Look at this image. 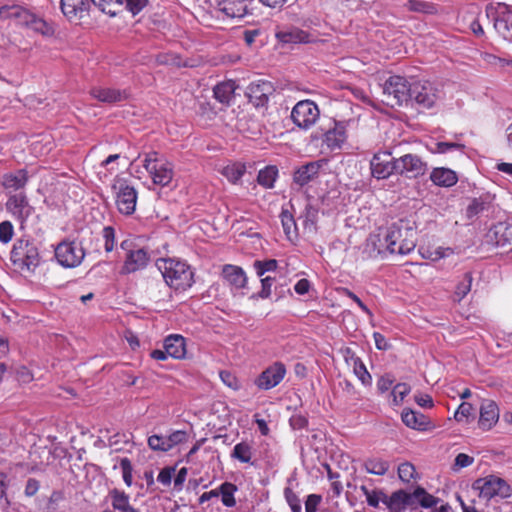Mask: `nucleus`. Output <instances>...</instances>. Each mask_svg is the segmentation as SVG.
<instances>
[{"label": "nucleus", "mask_w": 512, "mask_h": 512, "mask_svg": "<svg viewBox=\"0 0 512 512\" xmlns=\"http://www.w3.org/2000/svg\"><path fill=\"white\" fill-rule=\"evenodd\" d=\"M368 242L378 254L407 255L416 247L417 232L408 220L401 219L370 235Z\"/></svg>", "instance_id": "1"}, {"label": "nucleus", "mask_w": 512, "mask_h": 512, "mask_svg": "<svg viewBox=\"0 0 512 512\" xmlns=\"http://www.w3.org/2000/svg\"><path fill=\"white\" fill-rule=\"evenodd\" d=\"M165 283L175 291H185L194 283V273L184 261L177 259H159L156 263Z\"/></svg>", "instance_id": "2"}, {"label": "nucleus", "mask_w": 512, "mask_h": 512, "mask_svg": "<svg viewBox=\"0 0 512 512\" xmlns=\"http://www.w3.org/2000/svg\"><path fill=\"white\" fill-rule=\"evenodd\" d=\"M10 259L21 270L32 271L40 263V254L34 240L18 239L12 248Z\"/></svg>", "instance_id": "3"}, {"label": "nucleus", "mask_w": 512, "mask_h": 512, "mask_svg": "<svg viewBox=\"0 0 512 512\" xmlns=\"http://www.w3.org/2000/svg\"><path fill=\"white\" fill-rule=\"evenodd\" d=\"M472 489L478 491L479 497L487 501L496 497L505 499L512 495L511 486L506 480L496 475H488L476 479L472 483Z\"/></svg>", "instance_id": "4"}, {"label": "nucleus", "mask_w": 512, "mask_h": 512, "mask_svg": "<svg viewBox=\"0 0 512 512\" xmlns=\"http://www.w3.org/2000/svg\"><path fill=\"white\" fill-rule=\"evenodd\" d=\"M143 167L156 185L166 186L173 178V166L155 151L145 154Z\"/></svg>", "instance_id": "5"}, {"label": "nucleus", "mask_w": 512, "mask_h": 512, "mask_svg": "<svg viewBox=\"0 0 512 512\" xmlns=\"http://www.w3.org/2000/svg\"><path fill=\"white\" fill-rule=\"evenodd\" d=\"M382 92L384 96L383 102L391 107L399 106L410 100L411 84L404 77L394 75L385 81Z\"/></svg>", "instance_id": "6"}, {"label": "nucleus", "mask_w": 512, "mask_h": 512, "mask_svg": "<svg viewBox=\"0 0 512 512\" xmlns=\"http://www.w3.org/2000/svg\"><path fill=\"white\" fill-rule=\"evenodd\" d=\"M112 190L116 197L118 211L123 215H132L138 198L135 187L130 185L127 179L117 176L113 180Z\"/></svg>", "instance_id": "7"}, {"label": "nucleus", "mask_w": 512, "mask_h": 512, "mask_svg": "<svg viewBox=\"0 0 512 512\" xmlns=\"http://www.w3.org/2000/svg\"><path fill=\"white\" fill-rule=\"evenodd\" d=\"M93 5L102 12L115 15L114 11L106 9V3L102 0H60L61 11L69 21L83 18Z\"/></svg>", "instance_id": "8"}, {"label": "nucleus", "mask_w": 512, "mask_h": 512, "mask_svg": "<svg viewBox=\"0 0 512 512\" xmlns=\"http://www.w3.org/2000/svg\"><path fill=\"white\" fill-rule=\"evenodd\" d=\"M441 98V91L429 81H415L411 83L410 100L422 109H431Z\"/></svg>", "instance_id": "9"}, {"label": "nucleus", "mask_w": 512, "mask_h": 512, "mask_svg": "<svg viewBox=\"0 0 512 512\" xmlns=\"http://www.w3.org/2000/svg\"><path fill=\"white\" fill-rule=\"evenodd\" d=\"M291 120L300 129H310L320 117V110L312 100H301L291 111Z\"/></svg>", "instance_id": "10"}, {"label": "nucleus", "mask_w": 512, "mask_h": 512, "mask_svg": "<svg viewBox=\"0 0 512 512\" xmlns=\"http://www.w3.org/2000/svg\"><path fill=\"white\" fill-rule=\"evenodd\" d=\"M83 241L77 244L74 241H62L55 248V258L58 263L65 268H75L79 266L84 257L85 250Z\"/></svg>", "instance_id": "11"}, {"label": "nucleus", "mask_w": 512, "mask_h": 512, "mask_svg": "<svg viewBox=\"0 0 512 512\" xmlns=\"http://www.w3.org/2000/svg\"><path fill=\"white\" fill-rule=\"evenodd\" d=\"M5 208L6 211L20 223L21 228H24L28 218L35 212V208L30 204L24 191L10 193L7 197Z\"/></svg>", "instance_id": "12"}, {"label": "nucleus", "mask_w": 512, "mask_h": 512, "mask_svg": "<svg viewBox=\"0 0 512 512\" xmlns=\"http://www.w3.org/2000/svg\"><path fill=\"white\" fill-rule=\"evenodd\" d=\"M428 165L416 154H405L396 158V174L407 178H418L426 174Z\"/></svg>", "instance_id": "13"}, {"label": "nucleus", "mask_w": 512, "mask_h": 512, "mask_svg": "<svg viewBox=\"0 0 512 512\" xmlns=\"http://www.w3.org/2000/svg\"><path fill=\"white\" fill-rule=\"evenodd\" d=\"M286 372V367L282 362H274L260 373L254 383L260 390H270L280 384Z\"/></svg>", "instance_id": "14"}, {"label": "nucleus", "mask_w": 512, "mask_h": 512, "mask_svg": "<svg viewBox=\"0 0 512 512\" xmlns=\"http://www.w3.org/2000/svg\"><path fill=\"white\" fill-rule=\"evenodd\" d=\"M371 175L380 180L396 174V158L391 153L384 151L375 153L370 161Z\"/></svg>", "instance_id": "15"}, {"label": "nucleus", "mask_w": 512, "mask_h": 512, "mask_svg": "<svg viewBox=\"0 0 512 512\" xmlns=\"http://www.w3.org/2000/svg\"><path fill=\"white\" fill-rule=\"evenodd\" d=\"M487 17L492 16L495 30L504 39L512 42V9L506 5H500V10L494 11L492 7H487Z\"/></svg>", "instance_id": "16"}, {"label": "nucleus", "mask_w": 512, "mask_h": 512, "mask_svg": "<svg viewBox=\"0 0 512 512\" xmlns=\"http://www.w3.org/2000/svg\"><path fill=\"white\" fill-rule=\"evenodd\" d=\"M274 88L271 82L259 80L252 82L246 89V96L251 104L256 108H264L269 102V97L273 94Z\"/></svg>", "instance_id": "17"}, {"label": "nucleus", "mask_w": 512, "mask_h": 512, "mask_svg": "<svg viewBox=\"0 0 512 512\" xmlns=\"http://www.w3.org/2000/svg\"><path fill=\"white\" fill-rule=\"evenodd\" d=\"M325 164V160H317L299 166L293 173V182L300 187H304L319 177L320 171Z\"/></svg>", "instance_id": "18"}, {"label": "nucleus", "mask_w": 512, "mask_h": 512, "mask_svg": "<svg viewBox=\"0 0 512 512\" xmlns=\"http://www.w3.org/2000/svg\"><path fill=\"white\" fill-rule=\"evenodd\" d=\"M93 98L106 104H116L129 98V92L126 89H117L112 87L97 86L90 91Z\"/></svg>", "instance_id": "19"}, {"label": "nucleus", "mask_w": 512, "mask_h": 512, "mask_svg": "<svg viewBox=\"0 0 512 512\" xmlns=\"http://www.w3.org/2000/svg\"><path fill=\"white\" fill-rule=\"evenodd\" d=\"M254 0H218L220 12L230 18H243L249 13Z\"/></svg>", "instance_id": "20"}, {"label": "nucleus", "mask_w": 512, "mask_h": 512, "mask_svg": "<svg viewBox=\"0 0 512 512\" xmlns=\"http://www.w3.org/2000/svg\"><path fill=\"white\" fill-rule=\"evenodd\" d=\"M35 14L19 5H4L0 7V20L14 19L18 25L30 27Z\"/></svg>", "instance_id": "21"}, {"label": "nucleus", "mask_w": 512, "mask_h": 512, "mask_svg": "<svg viewBox=\"0 0 512 512\" xmlns=\"http://www.w3.org/2000/svg\"><path fill=\"white\" fill-rule=\"evenodd\" d=\"M333 126L329 127L323 134V143L330 149H340L347 140L346 125L344 122L332 121Z\"/></svg>", "instance_id": "22"}, {"label": "nucleus", "mask_w": 512, "mask_h": 512, "mask_svg": "<svg viewBox=\"0 0 512 512\" xmlns=\"http://www.w3.org/2000/svg\"><path fill=\"white\" fill-rule=\"evenodd\" d=\"M29 180L28 172L25 169H19L15 172L5 173L1 178V184L7 192V196L10 193H18L23 191Z\"/></svg>", "instance_id": "23"}, {"label": "nucleus", "mask_w": 512, "mask_h": 512, "mask_svg": "<svg viewBox=\"0 0 512 512\" xmlns=\"http://www.w3.org/2000/svg\"><path fill=\"white\" fill-rule=\"evenodd\" d=\"M149 259L148 252L143 248L130 250L126 255L121 273L131 274L144 269L148 265Z\"/></svg>", "instance_id": "24"}, {"label": "nucleus", "mask_w": 512, "mask_h": 512, "mask_svg": "<svg viewBox=\"0 0 512 512\" xmlns=\"http://www.w3.org/2000/svg\"><path fill=\"white\" fill-rule=\"evenodd\" d=\"M401 419L407 427L418 431H429L435 427L429 417L412 409H404Z\"/></svg>", "instance_id": "25"}, {"label": "nucleus", "mask_w": 512, "mask_h": 512, "mask_svg": "<svg viewBox=\"0 0 512 512\" xmlns=\"http://www.w3.org/2000/svg\"><path fill=\"white\" fill-rule=\"evenodd\" d=\"M499 419V408L492 400H484L480 406L479 427L482 430H490Z\"/></svg>", "instance_id": "26"}, {"label": "nucleus", "mask_w": 512, "mask_h": 512, "mask_svg": "<svg viewBox=\"0 0 512 512\" xmlns=\"http://www.w3.org/2000/svg\"><path fill=\"white\" fill-rule=\"evenodd\" d=\"M383 503L390 510V512H401L406 506L414 503L413 493H408L405 490L394 491L390 496L385 494Z\"/></svg>", "instance_id": "27"}, {"label": "nucleus", "mask_w": 512, "mask_h": 512, "mask_svg": "<svg viewBox=\"0 0 512 512\" xmlns=\"http://www.w3.org/2000/svg\"><path fill=\"white\" fill-rule=\"evenodd\" d=\"M224 279L234 288L241 289L247 284V276L244 270L235 265L227 264L222 269Z\"/></svg>", "instance_id": "28"}, {"label": "nucleus", "mask_w": 512, "mask_h": 512, "mask_svg": "<svg viewBox=\"0 0 512 512\" xmlns=\"http://www.w3.org/2000/svg\"><path fill=\"white\" fill-rule=\"evenodd\" d=\"M430 180L440 187H452L457 181L458 177L455 171L445 167H437L431 171Z\"/></svg>", "instance_id": "29"}, {"label": "nucleus", "mask_w": 512, "mask_h": 512, "mask_svg": "<svg viewBox=\"0 0 512 512\" xmlns=\"http://www.w3.org/2000/svg\"><path fill=\"white\" fill-rule=\"evenodd\" d=\"M164 349L169 357L182 359L186 354L185 338L181 335L172 334L165 338Z\"/></svg>", "instance_id": "30"}, {"label": "nucleus", "mask_w": 512, "mask_h": 512, "mask_svg": "<svg viewBox=\"0 0 512 512\" xmlns=\"http://www.w3.org/2000/svg\"><path fill=\"white\" fill-rule=\"evenodd\" d=\"M276 38L282 43H308L311 41L310 34L304 30L292 27L276 32Z\"/></svg>", "instance_id": "31"}, {"label": "nucleus", "mask_w": 512, "mask_h": 512, "mask_svg": "<svg viewBox=\"0 0 512 512\" xmlns=\"http://www.w3.org/2000/svg\"><path fill=\"white\" fill-rule=\"evenodd\" d=\"M236 88L237 85L234 80H227L218 83L213 89L214 97L220 103L229 105L234 98Z\"/></svg>", "instance_id": "32"}, {"label": "nucleus", "mask_w": 512, "mask_h": 512, "mask_svg": "<svg viewBox=\"0 0 512 512\" xmlns=\"http://www.w3.org/2000/svg\"><path fill=\"white\" fill-rule=\"evenodd\" d=\"M492 200V197L488 194L474 198L467 207V217L473 218L488 212L491 209Z\"/></svg>", "instance_id": "33"}, {"label": "nucleus", "mask_w": 512, "mask_h": 512, "mask_svg": "<svg viewBox=\"0 0 512 512\" xmlns=\"http://www.w3.org/2000/svg\"><path fill=\"white\" fill-rule=\"evenodd\" d=\"M493 236L495 244L499 247H505L512 244V225L506 222H499L494 225Z\"/></svg>", "instance_id": "34"}, {"label": "nucleus", "mask_w": 512, "mask_h": 512, "mask_svg": "<svg viewBox=\"0 0 512 512\" xmlns=\"http://www.w3.org/2000/svg\"><path fill=\"white\" fill-rule=\"evenodd\" d=\"M108 497L114 510L125 512L130 504V496L123 490L113 488L109 490Z\"/></svg>", "instance_id": "35"}, {"label": "nucleus", "mask_w": 512, "mask_h": 512, "mask_svg": "<svg viewBox=\"0 0 512 512\" xmlns=\"http://www.w3.org/2000/svg\"><path fill=\"white\" fill-rule=\"evenodd\" d=\"M106 3V9H110L112 5H122L132 15L140 13L149 3V0H102Z\"/></svg>", "instance_id": "36"}, {"label": "nucleus", "mask_w": 512, "mask_h": 512, "mask_svg": "<svg viewBox=\"0 0 512 512\" xmlns=\"http://www.w3.org/2000/svg\"><path fill=\"white\" fill-rule=\"evenodd\" d=\"M238 488L235 484L231 482H223L218 488V496H221L222 504L225 507H234L236 504V500L234 497L235 492H237Z\"/></svg>", "instance_id": "37"}, {"label": "nucleus", "mask_w": 512, "mask_h": 512, "mask_svg": "<svg viewBox=\"0 0 512 512\" xmlns=\"http://www.w3.org/2000/svg\"><path fill=\"white\" fill-rule=\"evenodd\" d=\"M389 462L381 458H369L363 463V468L369 474L385 475L389 470Z\"/></svg>", "instance_id": "38"}, {"label": "nucleus", "mask_w": 512, "mask_h": 512, "mask_svg": "<svg viewBox=\"0 0 512 512\" xmlns=\"http://www.w3.org/2000/svg\"><path fill=\"white\" fill-rule=\"evenodd\" d=\"M278 177V169L276 166L269 165L261 169L257 176V182L259 185L266 189L274 187V183Z\"/></svg>", "instance_id": "39"}, {"label": "nucleus", "mask_w": 512, "mask_h": 512, "mask_svg": "<svg viewBox=\"0 0 512 512\" xmlns=\"http://www.w3.org/2000/svg\"><path fill=\"white\" fill-rule=\"evenodd\" d=\"M246 172V166L243 163L235 162L223 168L222 174L227 180L236 184Z\"/></svg>", "instance_id": "40"}, {"label": "nucleus", "mask_w": 512, "mask_h": 512, "mask_svg": "<svg viewBox=\"0 0 512 512\" xmlns=\"http://www.w3.org/2000/svg\"><path fill=\"white\" fill-rule=\"evenodd\" d=\"M280 219L283 226L284 233L288 238H291L292 235H297V225L294 219L293 214L285 208H282L280 213Z\"/></svg>", "instance_id": "41"}, {"label": "nucleus", "mask_w": 512, "mask_h": 512, "mask_svg": "<svg viewBox=\"0 0 512 512\" xmlns=\"http://www.w3.org/2000/svg\"><path fill=\"white\" fill-rule=\"evenodd\" d=\"M231 457L242 463H249L252 458V446L244 441L236 444L231 452Z\"/></svg>", "instance_id": "42"}, {"label": "nucleus", "mask_w": 512, "mask_h": 512, "mask_svg": "<svg viewBox=\"0 0 512 512\" xmlns=\"http://www.w3.org/2000/svg\"><path fill=\"white\" fill-rule=\"evenodd\" d=\"M417 499L424 508H431L437 505L439 498L429 494L423 487L418 486L413 491V499Z\"/></svg>", "instance_id": "43"}, {"label": "nucleus", "mask_w": 512, "mask_h": 512, "mask_svg": "<svg viewBox=\"0 0 512 512\" xmlns=\"http://www.w3.org/2000/svg\"><path fill=\"white\" fill-rule=\"evenodd\" d=\"M404 7L410 11L424 14H434L437 12V9L433 3L422 0H408Z\"/></svg>", "instance_id": "44"}, {"label": "nucleus", "mask_w": 512, "mask_h": 512, "mask_svg": "<svg viewBox=\"0 0 512 512\" xmlns=\"http://www.w3.org/2000/svg\"><path fill=\"white\" fill-rule=\"evenodd\" d=\"M361 492L365 495L367 504L370 507L377 508L379 506V502H383V498L385 493L381 489H375L370 491L365 485L360 486Z\"/></svg>", "instance_id": "45"}, {"label": "nucleus", "mask_w": 512, "mask_h": 512, "mask_svg": "<svg viewBox=\"0 0 512 512\" xmlns=\"http://www.w3.org/2000/svg\"><path fill=\"white\" fill-rule=\"evenodd\" d=\"M29 28L44 36H51L54 33L53 27L50 24H48L44 19L38 17L36 14L34 16V19L31 21Z\"/></svg>", "instance_id": "46"}, {"label": "nucleus", "mask_w": 512, "mask_h": 512, "mask_svg": "<svg viewBox=\"0 0 512 512\" xmlns=\"http://www.w3.org/2000/svg\"><path fill=\"white\" fill-rule=\"evenodd\" d=\"M472 281V274L470 272L465 273L463 280L458 283L455 290V296L458 301H461L470 292Z\"/></svg>", "instance_id": "47"}, {"label": "nucleus", "mask_w": 512, "mask_h": 512, "mask_svg": "<svg viewBox=\"0 0 512 512\" xmlns=\"http://www.w3.org/2000/svg\"><path fill=\"white\" fill-rule=\"evenodd\" d=\"M353 372L357 376V378L361 381V383L365 386H370L372 384V376L366 369L363 361H356V363L352 366Z\"/></svg>", "instance_id": "48"}, {"label": "nucleus", "mask_w": 512, "mask_h": 512, "mask_svg": "<svg viewBox=\"0 0 512 512\" xmlns=\"http://www.w3.org/2000/svg\"><path fill=\"white\" fill-rule=\"evenodd\" d=\"M453 253L454 251L452 248L438 247L434 250L427 249L426 251H423L422 256L431 261H438L442 258L449 257Z\"/></svg>", "instance_id": "49"}, {"label": "nucleus", "mask_w": 512, "mask_h": 512, "mask_svg": "<svg viewBox=\"0 0 512 512\" xmlns=\"http://www.w3.org/2000/svg\"><path fill=\"white\" fill-rule=\"evenodd\" d=\"M284 497L292 512H302L301 500L291 487H285Z\"/></svg>", "instance_id": "50"}, {"label": "nucleus", "mask_w": 512, "mask_h": 512, "mask_svg": "<svg viewBox=\"0 0 512 512\" xmlns=\"http://www.w3.org/2000/svg\"><path fill=\"white\" fill-rule=\"evenodd\" d=\"M256 274L262 277L266 272L275 271L278 267V262L275 259H268L264 261L256 260L253 264Z\"/></svg>", "instance_id": "51"}, {"label": "nucleus", "mask_w": 512, "mask_h": 512, "mask_svg": "<svg viewBox=\"0 0 512 512\" xmlns=\"http://www.w3.org/2000/svg\"><path fill=\"white\" fill-rule=\"evenodd\" d=\"M119 465L122 471L123 481L128 487H130L133 481V467L130 459H128L127 457L121 458Z\"/></svg>", "instance_id": "52"}, {"label": "nucleus", "mask_w": 512, "mask_h": 512, "mask_svg": "<svg viewBox=\"0 0 512 512\" xmlns=\"http://www.w3.org/2000/svg\"><path fill=\"white\" fill-rule=\"evenodd\" d=\"M410 390V386L406 383L396 384L391 392L394 404L398 405L399 403H401L404 400V398L410 393Z\"/></svg>", "instance_id": "53"}, {"label": "nucleus", "mask_w": 512, "mask_h": 512, "mask_svg": "<svg viewBox=\"0 0 512 512\" xmlns=\"http://www.w3.org/2000/svg\"><path fill=\"white\" fill-rule=\"evenodd\" d=\"M415 474L416 469L414 465L409 462L402 463L398 467V476L403 482L409 483L415 478Z\"/></svg>", "instance_id": "54"}, {"label": "nucleus", "mask_w": 512, "mask_h": 512, "mask_svg": "<svg viewBox=\"0 0 512 512\" xmlns=\"http://www.w3.org/2000/svg\"><path fill=\"white\" fill-rule=\"evenodd\" d=\"M148 446L154 451H169V444H167L166 437L160 435H152L148 438Z\"/></svg>", "instance_id": "55"}, {"label": "nucleus", "mask_w": 512, "mask_h": 512, "mask_svg": "<svg viewBox=\"0 0 512 512\" xmlns=\"http://www.w3.org/2000/svg\"><path fill=\"white\" fill-rule=\"evenodd\" d=\"M104 239V248L106 252H111L115 246V230L112 226H105L102 229Z\"/></svg>", "instance_id": "56"}, {"label": "nucleus", "mask_w": 512, "mask_h": 512, "mask_svg": "<svg viewBox=\"0 0 512 512\" xmlns=\"http://www.w3.org/2000/svg\"><path fill=\"white\" fill-rule=\"evenodd\" d=\"M14 235V227L8 220L0 223V242L7 244L10 242Z\"/></svg>", "instance_id": "57"}, {"label": "nucleus", "mask_w": 512, "mask_h": 512, "mask_svg": "<svg viewBox=\"0 0 512 512\" xmlns=\"http://www.w3.org/2000/svg\"><path fill=\"white\" fill-rule=\"evenodd\" d=\"M473 406L468 402H462L456 412L454 413V419L457 422H461L464 418H468L472 415Z\"/></svg>", "instance_id": "58"}, {"label": "nucleus", "mask_w": 512, "mask_h": 512, "mask_svg": "<svg viewBox=\"0 0 512 512\" xmlns=\"http://www.w3.org/2000/svg\"><path fill=\"white\" fill-rule=\"evenodd\" d=\"M474 458L465 453H459L454 461L453 470L458 471L473 464Z\"/></svg>", "instance_id": "59"}, {"label": "nucleus", "mask_w": 512, "mask_h": 512, "mask_svg": "<svg viewBox=\"0 0 512 512\" xmlns=\"http://www.w3.org/2000/svg\"><path fill=\"white\" fill-rule=\"evenodd\" d=\"M464 148V145L454 142H438L436 143V148L434 152L436 153H447L452 150H462Z\"/></svg>", "instance_id": "60"}, {"label": "nucleus", "mask_w": 512, "mask_h": 512, "mask_svg": "<svg viewBox=\"0 0 512 512\" xmlns=\"http://www.w3.org/2000/svg\"><path fill=\"white\" fill-rule=\"evenodd\" d=\"M220 378L222 382L233 390H238L240 385L238 379L229 371H221Z\"/></svg>", "instance_id": "61"}, {"label": "nucleus", "mask_w": 512, "mask_h": 512, "mask_svg": "<svg viewBox=\"0 0 512 512\" xmlns=\"http://www.w3.org/2000/svg\"><path fill=\"white\" fill-rule=\"evenodd\" d=\"M322 501L319 494H310L305 501V512H317L318 506Z\"/></svg>", "instance_id": "62"}, {"label": "nucleus", "mask_w": 512, "mask_h": 512, "mask_svg": "<svg viewBox=\"0 0 512 512\" xmlns=\"http://www.w3.org/2000/svg\"><path fill=\"white\" fill-rule=\"evenodd\" d=\"M274 278L267 276L261 279V291L258 293V297L267 299L271 295V287L274 283Z\"/></svg>", "instance_id": "63"}, {"label": "nucleus", "mask_w": 512, "mask_h": 512, "mask_svg": "<svg viewBox=\"0 0 512 512\" xmlns=\"http://www.w3.org/2000/svg\"><path fill=\"white\" fill-rule=\"evenodd\" d=\"M186 437L187 434L184 431L177 430L172 432L168 437H166L167 444H169V449H172L175 445L184 442Z\"/></svg>", "instance_id": "64"}]
</instances>
